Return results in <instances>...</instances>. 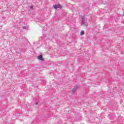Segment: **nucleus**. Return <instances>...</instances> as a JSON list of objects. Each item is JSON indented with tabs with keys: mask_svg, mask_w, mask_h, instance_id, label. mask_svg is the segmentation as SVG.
<instances>
[{
	"mask_svg": "<svg viewBox=\"0 0 124 124\" xmlns=\"http://www.w3.org/2000/svg\"><path fill=\"white\" fill-rule=\"evenodd\" d=\"M53 7L54 9H58V8H62V5L60 4L54 5Z\"/></svg>",
	"mask_w": 124,
	"mask_h": 124,
	"instance_id": "1",
	"label": "nucleus"
},
{
	"mask_svg": "<svg viewBox=\"0 0 124 124\" xmlns=\"http://www.w3.org/2000/svg\"><path fill=\"white\" fill-rule=\"evenodd\" d=\"M38 59L40 60V61H44V59H43V56L42 55H40L38 56Z\"/></svg>",
	"mask_w": 124,
	"mask_h": 124,
	"instance_id": "2",
	"label": "nucleus"
},
{
	"mask_svg": "<svg viewBox=\"0 0 124 124\" xmlns=\"http://www.w3.org/2000/svg\"><path fill=\"white\" fill-rule=\"evenodd\" d=\"M81 25H85V20H84V17H81Z\"/></svg>",
	"mask_w": 124,
	"mask_h": 124,
	"instance_id": "3",
	"label": "nucleus"
},
{
	"mask_svg": "<svg viewBox=\"0 0 124 124\" xmlns=\"http://www.w3.org/2000/svg\"><path fill=\"white\" fill-rule=\"evenodd\" d=\"M77 91V87H75L73 90H72V93H74L75 92Z\"/></svg>",
	"mask_w": 124,
	"mask_h": 124,
	"instance_id": "4",
	"label": "nucleus"
},
{
	"mask_svg": "<svg viewBox=\"0 0 124 124\" xmlns=\"http://www.w3.org/2000/svg\"><path fill=\"white\" fill-rule=\"evenodd\" d=\"M83 34H84V32L83 31H81L80 35H83Z\"/></svg>",
	"mask_w": 124,
	"mask_h": 124,
	"instance_id": "5",
	"label": "nucleus"
},
{
	"mask_svg": "<svg viewBox=\"0 0 124 124\" xmlns=\"http://www.w3.org/2000/svg\"><path fill=\"white\" fill-rule=\"evenodd\" d=\"M23 29H24L25 30V29H27V27H23Z\"/></svg>",
	"mask_w": 124,
	"mask_h": 124,
	"instance_id": "6",
	"label": "nucleus"
},
{
	"mask_svg": "<svg viewBox=\"0 0 124 124\" xmlns=\"http://www.w3.org/2000/svg\"><path fill=\"white\" fill-rule=\"evenodd\" d=\"M31 9H32L33 7H32V6H31Z\"/></svg>",
	"mask_w": 124,
	"mask_h": 124,
	"instance_id": "7",
	"label": "nucleus"
},
{
	"mask_svg": "<svg viewBox=\"0 0 124 124\" xmlns=\"http://www.w3.org/2000/svg\"><path fill=\"white\" fill-rule=\"evenodd\" d=\"M37 104H38V103H35V105H37Z\"/></svg>",
	"mask_w": 124,
	"mask_h": 124,
	"instance_id": "8",
	"label": "nucleus"
}]
</instances>
